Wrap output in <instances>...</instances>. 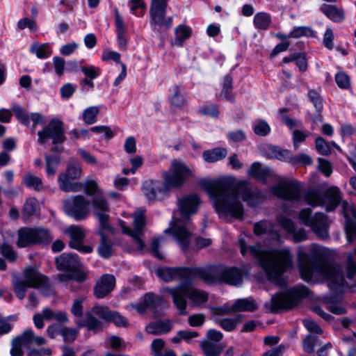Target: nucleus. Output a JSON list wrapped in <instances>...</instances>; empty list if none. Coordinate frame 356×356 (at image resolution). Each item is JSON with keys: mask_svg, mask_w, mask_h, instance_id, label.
<instances>
[{"mask_svg": "<svg viewBox=\"0 0 356 356\" xmlns=\"http://www.w3.org/2000/svg\"><path fill=\"white\" fill-rule=\"evenodd\" d=\"M234 306L235 312H254L257 309V303L251 297L236 300L234 303Z\"/></svg>", "mask_w": 356, "mask_h": 356, "instance_id": "nucleus-30", "label": "nucleus"}, {"mask_svg": "<svg viewBox=\"0 0 356 356\" xmlns=\"http://www.w3.org/2000/svg\"><path fill=\"white\" fill-rule=\"evenodd\" d=\"M270 193L279 198L300 202L303 195L305 202L313 207H325L327 211H334L340 204L341 193L338 187L329 188L322 196L318 189H310L302 193V186L296 180L281 181L270 188Z\"/></svg>", "mask_w": 356, "mask_h": 356, "instance_id": "nucleus-3", "label": "nucleus"}, {"mask_svg": "<svg viewBox=\"0 0 356 356\" xmlns=\"http://www.w3.org/2000/svg\"><path fill=\"white\" fill-rule=\"evenodd\" d=\"M321 88L309 89L307 96L312 103L317 113H321L323 109V99L321 95Z\"/></svg>", "mask_w": 356, "mask_h": 356, "instance_id": "nucleus-36", "label": "nucleus"}, {"mask_svg": "<svg viewBox=\"0 0 356 356\" xmlns=\"http://www.w3.org/2000/svg\"><path fill=\"white\" fill-rule=\"evenodd\" d=\"M308 289L302 285L292 287L283 293H277L273 296L269 303L270 310L277 312L281 309H289L296 306L299 302L309 296Z\"/></svg>", "mask_w": 356, "mask_h": 356, "instance_id": "nucleus-8", "label": "nucleus"}, {"mask_svg": "<svg viewBox=\"0 0 356 356\" xmlns=\"http://www.w3.org/2000/svg\"><path fill=\"white\" fill-rule=\"evenodd\" d=\"M98 219L99 222V226L101 230L100 232H102L104 230H108L110 229L111 227L108 222V215L107 212H97L95 214H94Z\"/></svg>", "mask_w": 356, "mask_h": 356, "instance_id": "nucleus-60", "label": "nucleus"}, {"mask_svg": "<svg viewBox=\"0 0 356 356\" xmlns=\"http://www.w3.org/2000/svg\"><path fill=\"white\" fill-rule=\"evenodd\" d=\"M35 227H22L18 230V240L17 245L19 248H25L35 245Z\"/></svg>", "mask_w": 356, "mask_h": 356, "instance_id": "nucleus-25", "label": "nucleus"}, {"mask_svg": "<svg viewBox=\"0 0 356 356\" xmlns=\"http://www.w3.org/2000/svg\"><path fill=\"white\" fill-rule=\"evenodd\" d=\"M134 229L127 227L124 222H121V227L123 233L131 236L135 242L137 248L142 250L145 247V243L142 240L143 229L145 226V218L144 211L140 209L134 213Z\"/></svg>", "mask_w": 356, "mask_h": 356, "instance_id": "nucleus-14", "label": "nucleus"}, {"mask_svg": "<svg viewBox=\"0 0 356 356\" xmlns=\"http://www.w3.org/2000/svg\"><path fill=\"white\" fill-rule=\"evenodd\" d=\"M168 3L152 0L150 6V23L154 26H162L163 20L166 14Z\"/></svg>", "mask_w": 356, "mask_h": 356, "instance_id": "nucleus-20", "label": "nucleus"}, {"mask_svg": "<svg viewBox=\"0 0 356 356\" xmlns=\"http://www.w3.org/2000/svg\"><path fill=\"white\" fill-rule=\"evenodd\" d=\"M92 312L102 319L109 321L113 312H111L108 307L103 306H95Z\"/></svg>", "mask_w": 356, "mask_h": 356, "instance_id": "nucleus-62", "label": "nucleus"}, {"mask_svg": "<svg viewBox=\"0 0 356 356\" xmlns=\"http://www.w3.org/2000/svg\"><path fill=\"white\" fill-rule=\"evenodd\" d=\"M162 303L163 299L160 296L147 293L144 296L141 302L131 305V307L140 314H143L147 309L156 313Z\"/></svg>", "mask_w": 356, "mask_h": 356, "instance_id": "nucleus-17", "label": "nucleus"}, {"mask_svg": "<svg viewBox=\"0 0 356 356\" xmlns=\"http://www.w3.org/2000/svg\"><path fill=\"white\" fill-rule=\"evenodd\" d=\"M83 188L85 193L88 195L101 194L98 184L94 180H86V182L82 184L81 188Z\"/></svg>", "mask_w": 356, "mask_h": 356, "instance_id": "nucleus-52", "label": "nucleus"}, {"mask_svg": "<svg viewBox=\"0 0 356 356\" xmlns=\"http://www.w3.org/2000/svg\"><path fill=\"white\" fill-rule=\"evenodd\" d=\"M64 209L68 216L76 220H82L90 213V201L82 195L74 196L64 202Z\"/></svg>", "mask_w": 356, "mask_h": 356, "instance_id": "nucleus-13", "label": "nucleus"}, {"mask_svg": "<svg viewBox=\"0 0 356 356\" xmlns=\"http://www.w3.org/2000/svg\"><path fill=\"white\" fill-rule=\"evenodd\" d=\"M47 284V277L33 267L26 268L22 277L17 278L13 283L15 293L19 300L25 298L28 288H44Z\"/></svg>", "mask_w": 356, "mask_h": 356, "instance_id": "nucleus-9", "label": "nucleus"}, {"mask_svg": "<svg viewBox=\"0 0 356 356\" xmlns=\"http://www.w3.org/2000/svg\"><path fill=\"white\" fill-rule=\"evenodd\" d=\"M241 318L237 316L234 318H225L218 321L219 325L225 331H233L236 325L241 323Z\"/></svg>", "mask_w": 356, "mask_h": 356, "instance_id": "nucleus-42", "label": "nucleus"}, {"mask_svg": "<svg viewBox=\"0 0 356 356\" xmlns=\"http://www.w3.org/2000/svg\"><path fill=\"white\" fill-rule=\"evenodd\" d=\"M241 252L243 256L250 254L259 261L270 281L276 284H282V275L293 268V255L288 248L264 250L261 244L248 246L244 238L238 240Z\"/></svg>", "mask_w": 356, "mask_h": 356, "instance_id": "nucleus-4", "label": "nucleus"}, {"mask_svg": "<svg viewBox=\"0 0 356 356\" xmlns=\"http://www.w3.org/2000/svg\"><path fill=\"white\" fill-rule=\"evenodd\" d=\"M201 348L206 356H218L222 351V347L209 341H202Z\"/></svg>", "mask_w": 356, "mask_h": 356, "instance_id": "nucleus-40", "label": "nucleus"}, {"mask_svg": "<svg viewBox=\"0 0 356 356\" xmlns=\"http://www.w3.org/2000/svg\"><path fill=\"white\" fill-rule=\"evenodd\" d=\"M35 245H47L53 239L51 233L47 229L43 227H35Z\"/></svg>", "mask_w": 356, "mask_h": 356, "instance_id": "nucleus-34", "label": "nucleus"}, {"mask_svg": "<svg viewBox=\"0 0 356 356\" xmlns=\"http://www.w3.org/2000/svg\"><path fill=\"white\" fill-rule=\"evenodd\" d=\"M309 136V132L305 130L295 129L292 133V140L293 147L297 150L300 143L305 141Z\"/></svg>", "mask_w": 356, "mask_h": 356, "instance_id": "nucleus-45", "label": "nucleus"}, {"mask_svg": "<svg viewBox=\"0 0 356 356\" xmlns=\"http://www.w3.org/2000/svg\"><path fill=\"white\" fill-rule=\"evenodd\" d=\"M80 327H86L88 330L97 332L102 329V323L90 313L86 314L85 319L79 323Z\"/></svg>", "mask_w": 356, "mask_h": 356, "instance_id": "nucleus-37", "label": "nucleus"}, {"mask_svg": "<svg viewBox=\"0 0 356 356\" xmlns=\"http://www.w3.org/2000/svg\"><path fill=\"white\" fill-rule=\"evenodd\" d=\"M312 209H303L300 211L299 219L304 225L311 227L312 231L321 238H327L328 234V220L322 213H316L311 216Z\"/></svg>", "mask_w": 356, "mask_h": 356, "instance_id": "nucleus-11", "label": "nucleus"}, {"mask_svg": "<svg viewBox=\"0 0 356 356\" xmlns=\"http://www.w3.org/2000/svg\"><path fill=\"white\" fill-rule=\"evenodd\" d=\"M33 331L31 329H27L23 332V333L14 338L19 343L26 348H29L30 345L33 342Z\"/></svg>", "mask_w": 356, "mask_h": 356, "instance_id": "nucleus-44", "label": "nucleus"}, {"mask_svg": "<svg viewBox=\"0 0 356 356\" xmlns=\"http://www.w3.org/2000/svg\"><path fill=\"white\" fill-rule=\"evenodd\" d=\"M291 155V152L287 149H283L274 145L268 146L266 156L268 158H275L282 161L290 163Z\"/></svg>", "mask_w": 356, "mask_h": 356, "instance_id": "nucleus-28", "label": "nucleus"}, {"mask_svg": "<svg viewBox=\"0 0 356 356\" xmlns=\"http://www.w3.org/2000/svg\"><path fill=\"white\" fill-rule=\"evenodd\" d=\"M38 142L44 144L48 139L52 140L53 145L63 143L66 137L63 122L58 118L51 119L49 124L38 132Z\"/></svg>", "mask_w": 356, "mask_h": 356, "instance_id": "nucleus-12", "label": "nucleus"}, {"mask_svg": "<svg viewBox=\"0 0 356 356\" xmlns=\"http://www.w3.org/2000/svg\"><path fill=\"white\" fill-rule=\"evenodd\" d=\"M99 113V108L97 106H90L86 108L82 115L83 120L86 124H92L97 122V117Z\"/></svg>", "mask_w": 356, "mask_h": 356, "instance_id": "nucleus-41", "label": "nucleus"}, {"mask_svg": "<svg viewBox=\"0 0 356 356\" xmlns=\"http://www.w3.org/2000/svg\"><path fill=\"white\" fill-rule=\"evenodd\" d=\"M202 187L209 195L219 218L225 220L243 218L244 208L240 195L250 207H256L262 200L258 189H250L245 181L237 182L233 177L204 181Z\"/></svg>", "mask_w": 356, "mask_h": 356, "instance_id": "nucleus-1", "label": "nucleus"}, {"mask_svg": "<svg viewBox=\"0 0 356 356\" xmlns=\"http://www.w3.org/2000/svg\"><path fill=\"white\" fill-rule=\"evenodd\" d=\"M175 38L172 44L178 47L183 46L184 41L191 37L192 30L190 27L179 25L175 30Z\"/></svg>", "mask_w": 356, "mask_h": 356, "instance_id": "nucleus-29", "label": "nucleus"}, {"mask_svg": "<svg viewBox=\"0 0 356 356\" xmlns=\"http://www.w3.org/2000/svg\"><path fill=\"white\" fill-rule=\"evenodd\" d=\"M272 22L270 14L265 12L257 13L253 19V24L257 29L266 30L269 28Z\"/></svg>", "mask_w": 356, "mask_h": 356, "instance_id": "nucleus-32", "label": "nucleus"}, {"mask_svg": "<svg viewBox=\"0 0 356 356\" xmlns=\"http://www.w3.org/2000/svg\"><path fill=\"white\" fill-rule=\"evenodd\" d=\"M335 81L338 87L341 89H349L350 88V79L349 76L344 72H339L335 74Z\"/></svg>", "mask_w": 356, "mask_h": 356, "instance_id": "nucleus-51", "label": "nucleus"}, {"mask_svg": "<svg viewBox=\"0 0 356 356\" xmlns=\"http://www.w3.org/2000/svg\"><path fill=\"white\" fill-rule=\"evenodd\" d=\"M314 31L309 26H296L289 33L291 38H299L302 36L314 37Z\"/></svg>", "mask_w": 356, "mask_h": 356, "instance_id": "nucleus-43", "label": "nucleus"}, {"mask_svg": "<svg viewBox=\"0 0 356 356\" xmlns=\"http://www.w3.org/2000/svg\"><path fill=\"white\" fill-rule=\"evenodd\" d=\"M347 278L351 280L356 275V261L352 254H348L345 265Z\"/></svg>", "mask_w": 356, "mask_h": 356, "instance_id": "nucleus-50", "label": "nucleus"}, {"mask_svg": "<svg viewBox=\"0 0 356 356\" xmlns=\"http://www.w3.org/2000/svg\"><path fill=\"white\" fill-rule=\"evenodd\" d=\"M254 233L257 236L263 234H269L273 240L279 241L280 238V233L274 229V225L268 220H261L254 223Z\"/></svg>", "mask_w": 356, "mask_h": 356, "instance_id": "nucleus-21", "label": "nucleus"}, {"mask_svg": "<svg viewBox=\"0 0 356 356\" xmlns=\"http://www.w3.org/2000/svg\"><path fill=\"white\" fill-rule=\"evenodd\" d=\"M38 206V201L34 197H29L28 198L23 207L22 213L23 215L26 216V217H30L34 215V213L36 211Z\"/></svg>", "mask_w": 356, "mask_h": 356, "instance_id": "nucleus-47", "label": "nucleus"}, {"mask_svg": "<svg viewBox=\"0 0 356 356\" xmlns=\"http://www.w3.org/2000/svg\"><path fill=\"white\" fill-rule=\"evenodd\" d=\"M163 181L149 179L142 184V191L149 202L161 200L168 195L171 189L180 188L191 178L194 177L193 168L184 162L174 159L170 168L161 174Z\"/></svg>", "mask_w": 356, "mask_h": 356, "instance_id": "nucleus-5", "label": "nucleus"}, {"mask_svg": "<svg viewBox=\"0 0 356 356\" xmlns=\"http://www.w3.org/2000/svg\"><path fill=\"white\" fill-rule=\"evenodd\" d=\"M81 70L87 78L91 80L96 79L101 74L100 69L94 65L83 66Z\"/></svg>", "mask_w": 356, "mask_h": 356, "instance_id": "nucleus-57", "label": "nucleus"}, {"mask_svg": "<svg viewBox=\"0 0 356 356\" xmlns=\"http://www.w3.org/2000/svg\"><path fill=\"white\" fill-rule=\"evenodd\" d=\"M64 233L69 236V246L82 253H90L92 248L90 245L83 244V240L86 235V229L79 225H70L66 227Z\"/></svg>", "mask_w": 356, "mask_h": 356, "instance_id": "nucleus-15", "label": "nucleus"}, {"mask_svg": "<svg viewBox=\"0 0 356 356\" xmlns=\"http://www.w3.org/2000/svg\"><path fill=\"white\" fill-rule=\"evenodd\" d=\"M56 268L60 270H81V264L78 256L74 253H63L56 258Z\"/></svg>", "mask_w": 356, "mask_h": 356, "instance_id": "nucleus-18", "label": "nucleus"}, {"mask_svg": "<svg viewBox=\"0 0 356 356\" xmlns=\"http://www.w3.org/2000/svg\"><path fill=\"white\" fill-rule=\"evenodd\" d=\"M227 154V151L225 148L216 147L204 151L202 158L207 163H215L225 159Z\"/></svg>", "mask_w": 356, "mask_h": 356, "instance_id": "nucleus-27", "label": "nucleus"}, {"mask_svg": "<svg viewBox=\"0 0 356 356\" xmlns=\"http://www.w3.org/2000/svg\"><path fill=\"white\" fill-rule=\"evenodd\" d=\"M347 239L349 243L356 240V219L348 220L346 225Z\"/></svg>", "mask_w": 356, "mask_h": 356, "instance_id": "nucleus-56", "label": "nucleus"}, {"mask_svg": "<svg viewBox=\"0 0 356 356\" xmlns=\"http://www.w3.org/2000/svg\"><path fill=\"white\" fill-rule=\"evenodd\" d=\"M82 172L79 163L74 159H71L67 164L65 172L58 176V184L60 188L65 192H77L81 190L82 184L73 182L79 179Z\"/></svg>", "mask_w": 356, "mask_h": 356, "instance_id": "nucleus-10", "label": "nucleus"}, {"mask_svg": "<svg viewBox=\"0 0 356 356\" xmlns=\"http://www.w3.org/2000/svg\"><path fill=\"white\" fill-rule=\"evenodd\" d=\"M248 174L250 177L266 183L268 178L271 176L272 172L270 168L263 167L259 162H254L248 170Z\"/></svg>", "mask_w": 356, "mask_h": 356, "instance_id": "nucleus-24", "label": "nucleus"}, {"mask_svg": "<svg viewBox=\"0 0 356 356\" xmlns=\"http://www.w3.org/2000/svg\"><path fill=\"white\" fill-rule=\"evenodd\" d=\"M164 291L172 298V302L179 314L186 315L187 300L195 307L203 308L209 300V294L206 291L192 285V280L181 282L175 287H167Z\"/></svg>", "mask_w": 356, "mask_h": 356, "instance_id": "nucleus-7", "label": "nucleus"}, {"mask_svg": "<svg viewBox=\"0 0 356 356\" xmlns=\"http://www.w3.org/2000/svg\"><path fill=\"white\" fill-rule=\"evenodd\" d=\"M77 330L74 328H69L63 327L61 330V335L63 338L64 341L67 343L73 342L77 336Z\"/></svg>", "mask_w": 356, "mask_h": 356, "instance_id": "nucleus-58", "label": "nucleus"}, {"mask_svg": "<svg viewBox=\"0 0 356 356\" xmlns=\"http://www.w3.org/2000/svg\"><path fill=\"white\" fill-rule=\"evenodd\" d=\"M92 205L94 214L97 212H108L109 211L108 202L102 193L93 197Z\"/></svg>", "mask_w": 356, "mask_h": 356, "instance_id": "nucleus-38", "label": "nucleus"}, {"mask_svg": "<svg viewBox=\"0 0 356 356\" xmlns=\"http://www.w3.org/2000/svg\"><path fill=\"white\" fill-rule=\"evenodd\" d=\"M115 284V278L113 275H103L95 286V294L98 298H104L111 292Z\"/></svg>", "mask_w": 356, "mask_h": 356, "instance_id": "nucleus-19", "label": "nucleus"}, {"mask_svg": "<svg viewBox=\"0 0 356 356\" xmlns=\"http://www.w3.org/2000/svg\"><path fill=\"white\" fill-rule=\"evenodd\" d=\"M290 163L293 164L311 165L312 163V158L306 154H300L297 156L291 155Z\"/></svg>", "mask_w": 356, "mask_h": 356, "instance_id": "nucleus-63", "label": "nucleus"}, {"mask_svg": "<svg viewBox=\"0 0 356 356\" xmlns=\"http://www.w3.org/2000/svg\"><path fill=\"white\" fill-rule=\"evenodd\" d=\"M315 147L320 154L327 156L331 154L330 144L322 137L319 136L316 138Z\"/></svg>", "mask_w": 356, "mask_h": 356, "instance_id": "nucleus-48", "label": "nucleus"}, {"mask_svg": "<svg viewBox=\"0 0 356 356\" xmlns=\"http://www.w3.org/2000/svg\"><path fill=\"white\" fill-rule=\"evenodd\" d=\"M23 183L29 188L36 191H40L43 188L42 180L40 177L27 172L23 177Z\"/></svg>", "mask_w": 356, "mask_h": 356, "instance_id": "nucleus-35", "label": "nucleus"}, {"mask_svg": "<svg viewBox=\"0 0 356 356\" xmlns=\"http://www.w3.org/2000/svg\"><path fill=\"white\" fill-rule=\"evenodd\" d=\"M0 253L11 262L17 259L16 252L14 251L13 247L8 243H2L0 247Z\"/></svg>", "mask_w": 356, "mask_h": 356, "instance_id": "nucleus-53", "label": "nucleus"}, {"mask_svg": "<svg viewBox=\"0 0 356 356\" xmlns=\"http://www.w3.org/2000/svg\"><path fill=\"white\" fill-rule=\"evenodd\" d=\"M31 51L35 53L39 58H48L51 54L50 47L47 44L41 45L33 44L31 46Z\"/></svg>", "mask_w": 356, "mask_h": 356, "instance_id": "nucleus-49", "label": "nucleus"}, {"mask_svg": "<svg viewBox=\"0 0 356 356\" xmlns=\"http://www.w3.org/2000/svg\"><path fill=\"white\" fill-rule=\"evenodd\" d=\"M164 240L163 236L159 237L157 238H155L152 240L150 245L151 248V252L152 254L157 259H163L164 258V256L159 252V247L160 243H163V241Z\"/></svg>", "mask_w": 356, "mask_h": 356, "instance_id": "nucleus-61", "label": "nucleus"}, {"mask_svg": "<svg viewBox=\"0 0 356 356\" xmlns=\"http://www.w3.org/2000/svg\"><path fill=\"white\" fill-rule=\"evenodd\" d=\"M12 111L14 113L17 120L25 125L29 127L30 124L29 115L26 109L22 108L17 104H15L12 106Z\"/></svg>", "mask_w": 356, "mask_h": 356, "instance_id": "nucleus-39", "label": "nucleus"}, {"mask_svg": "<svg viewBox=\"0 0 356 356\" xmlns=\"http://www.w3.org/2000/svg\"><path fill=\"white\" fill-rule=\"evenodd\" d=\"M320 10L329 19L336 23L343 22L346 17L344 10L335 5L323 3Z\"/></svg>", "mask_w": 356, "mask_h": 356, "instance_id": "nucleus-22", "label": "nucleus"}, {"mask_svg": "<svg viewBox=\"0 0 356 356\" xmlns=\"http://www.w3.org/2000/svg\"><path fill=\"white\" fill-rule=\"evenodd\" d=\"M318 339L316 336L308 335L303 341V350L305 352L311 354L314 353Z\"/></svg>", "mask_w": 356, "mask_h": 356, "instance_id": "nucleus-55", "label": "nucleus"}, {"mask_svg": "<svg viewBox=\"0 0 356 356\" xmlns=\"http://www.w3.org/2000/svg\"><path fill=\"white\" fill-rule=\"evenodd\" d=\"M159 277L165 282L180 280L186 282L195 277L207 284L225 283L240 286L243 282L242 272L236 267L213 265L204 267H164L156 270Z\"/></svg>", "mask_w": 356, "mask_h": 356, "instance_id": "nucleus-2", "label": "nucleus"}, {"mask_svg": "<svg viewBox=\"0 0 356 356\" xmlns=\"http://www.w3.org/2000/svg\"><path fill=\"white\" fill-rule=\"evenodd\" d=\"M277 223L292 236L295 242H300L307 239V234L303 228L297 229L295 223L289 218L280 215L277 217Z\"/></svg>", "mask_w": 356, "mask_h": 356, "instance_id": "nucleus-16", "label": "nucleus"}, {"mask_svg": "<svg viewBox=\"0 0 356 356\" xmlns=\"http://www.w3.org/2000/svg\"><path fill=\"white\" fill-rule=\"evenodd\" d=\"M182 88L179 86L175 85L170 88V95L169 97L171 105L176 108H182L186 104V98L182 93Z\"/></svg>", "mask_w": 356, "mask_h": 356, "instance_id": "nucleus-26", "label": "nucleus"}, {"mask_svg": "<svg viewBox=\"0 0 356 356\" xmlns=\"http://www.w3.org/2000/svg\"><path fill=\"white\" fill-rule=\"evenodd\" d=\"M172 329V323L170 320H159L152 322L146 326V331L154 335H161L166 334Z\"/></svg>", "mask_w": 356, "mask_h": 356, "instance_id": "nucleus-23", "label": "nucleus"}, {"mask_svg": "<svg viewBox=\"0 0 356 356\" xmlns=\"http://www.w3.org/2000/svg\"><path fill=\"white\" fill-rule=\"evenodd\" d=\"M323 44L329 50L334 48V33L332 29H326L323 35Z\"/></svg>", "mask_w": 356, "mask_h": 356, "instance_id": "nucleus-59", "label": "nucleus"}, {"mask_svg": "<svg viewBox=\"0 0 356 356\" xmlns=\"http://www.w3.org/2000/svg\"><path fill=\"white\" fill-rule=\"evenodd\" d=\"M200 199L197 195H188L179 200V209L181 218H175L170 227L165 229V233L172 232L174 238L183 250L188 249L191 232L190 231V216L197 211Z\"/></svg>", "mask_w": 356, "mask_h": 356, "instance_id": "nucleus-6", "label": "nucleus"}, {"mask_svg": "<svg viewBox=\"0 0 356 356\" xmlns=\"http://www.w3.org/2000/svg\"><path fill=\"white\" fill-rule=\"evenodd\" d=\"M165 342L161 339H154L151 345L152 353L154 356H161Z\"/></svg>", "mask_w": 356, "mask_h": 356, "instance_id": "nucleus-64", "label": "nucleus"}, {"mask_svg": "<svg viewBox=\"0 0 356 356\" xmlns=\"http://www.w3.org/2000/svg\"><path fill=\"white\" fill-rule=\"evenodd\" d=\"M87 274L83 270L65 271L58 275V279L60 282L75 280L77 282H83L86 280Z\"/></svg>", "mask_w": 356, "mask_h": 356, "instance_id": "nucleus-31", "label": "nucleus"}, {"mask_svg": "<svg viewBox=\"0 0 356 356\" xmlns=\"http://www.w3.org/2000/svg\"><path fill=\"white\" fill-rule=\"evenodd\" d=\"M46 160V172L48 177L54 176L56 172L57 166L59 163V159L56 156L47 155Z\"/></svg>", "mask_w": 356, "mask_h": 356, "instance_id": "nucleus-46", "label": "nucleus"}, {"mask_svg": "<svg viewBox=\"0 0 356 356\" xmlns=\"http://www.w3.org/2000/svg\"><path fill=\"white\" fill-rule=\"evenodd\" d=\"M254 132L258 136H266L270 131V127L264 120H259L253 127Z\"/></svg>", "mask_w": 356, "mask_h": 356, "instance_id": "nucleus-54", "label": "nucleus"}, {"mask_svg": "<svg viewBox=\"0 0 356 356\" xmlns=\"http://www.w3.org/2000/svg\"><path fill=\"white\" fill-rule=\"evenodd\" d=\"M100 235L102 240L98 248L99 254L104 259H108L113 254V244L108 240L104 232H100Z\"/></svg>", "mask_w": 356, "mask_h": 356, "instance_id": "nucleus-33", "label": "nucleus"}]
</instances>
